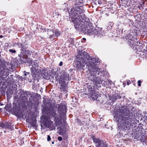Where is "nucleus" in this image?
<instances>
[{"mask_svg":"<svg viewBox=\"0 0 147 147\" xmlns=\"http://www.w3.org/2000/svg\"><path fill=\"white\" fill-rule=\"evenodd\" d=\"M85 11L82 7L77 6L72 8L70 12H67L71 18V22L75 24V29L83 31L89 35H102V31H97L94 28L92 24L86 17Z\"/></svg>","mask_w":147,"mask_h":147,"instance_id":"1","label":"nucleus"},{"mask_svg":"<svg viewBox=\"0 0 147 147\" xmlns=\"http://www.w3.org/2000/svg\"><path fill=\"white\" fill-rule=\"evenodd\" d=\"M94 59L90 57L88 54L84 52L80 55L76 57L75 63V67L78 70H79L85 66V64L88 70L86 71L87 78L96 84H100L103 81L99 77L96 76L99 74L101 76H104L105 74L102 71L100 72V69L95 64Z\"/></svg>","mask_w":147,"mask_h":147,"instance_id":"2","label":"nucleus"},{"mask_svg":"<svg viewBox=\"0 0 147 147\" xmlns=\"http://www.w3.org/2000/svg\"><path fill=\"white\" fill-rule=\"evenodd\" d=\"M135 115L130 110L123 109L120 110L119 114L114 116L118 124V128L120 131H126L132 125V121Z\"/></svg>","mask_w":147,"mask_h":147,"instance_id":"3","label":"nucleus"},{"mask_svg":"<svg viewBox=\"0 0 147 147\" xmlns=\"http://www.w3.org/2000/svg\"><path fill=\"white\" fill-rule=\"evenodd\" d=\"M58 113L59 115L56 113L54 109L51 108L49 110L48 115L50 118L53 117L54 121L57 123L61 122L63 119H65L66 116V107L65 105L61 104L58 105Z\"/></svg>","mask_w":147,"mask_h":147,"instance_id":"4","label":"nucleus"},{"mask_svg":"<svg viewBox=\"0 0 147 147\" xmlns=\"http://www.w3.org/2000/svg\"><path fill=\"white\" fill-rule=\"evenodd\" d=\"M69 75L67 74L65 72L58 73L55 72V76L56 80L60 83H65L66 81H69L71 80V78L69 77Z\"/></svg>","mask_w":147,"mask_h":147,"instance_id":"5","label":"nucleus"},{"mask_svg":"<svg viewBox=\"0 0 147 147\" xmlns=\"http://www.w3.org/2000/svg\"><path fill=\"white\" fill-rule=\"evenodd\" d=\"M93 140L96 147H107V145L105 143L99 138H94Z\"/></svg>","mask_w":147,"mask_h":147,"instance_id":"6","label":"nucleus"},{"mask_svg":"<svg viewBox=\"0 0 147 147\" xmlns=\"http://www.w3.org/2000/svg\"><path fill=\"white\" fill-rule=\"evenodd\" d=\"M36 61H33L32 64H31L32 67L31 68V70L33 76L36 75V71L37 70L36 68L38 67V64Z\"/></svg>","mask_w":147,"mask_h":147,"instance_id":"7","label":"nucleus"},{"mask_svg":"<svg viewBox=\"0 0 147 147\" xmlns=\"http://www.w3.org/2000/svg\"><path fill=\"white\" fill-rule=\"evenodd\" d=\"M20 59H22L21 57H20ZM25 60H23L22 59L20 61V63H22L23 62L24 63H27L30 65V66L31 65V64L33 63V61L32 59L31 58H29L27 56H25Z\"/></svg>","mask_w":147,"mask_h":147,"instance_id":"8","label":"nucleus"},{"mask_svg":"<svg viewBox=\"0 0 147 147\" xmlns=\"http://www.w3.org/2000/svg\"><path fill=\"white\" fill-rule=\"evenodd\" d=\"M90 96L93 100H95L98 97V94L95 90H92L90 92Z\"/></svg>","mask_w":147,"mask_h":147,"instance_id":"9","label":"nucleus"},{"mask_svg":"<svg viewBox=\"0 0 147 147\" xmlns=\"http://www.w3.org/2000/svg\"><path fill=\"white\" fill-rule=\"evenodd\" d=\"M59 134L60 135L62 136L63 137L65 138L67 136V134L65 128H60Z\"/></svg>","mask_w":147,"mask_h":147,"instance_id":"10","label":"nucleus"},{"mask_svg":"<svg viewBox=\"0 0 147 147\" xmlns=\"http://www.w3.org/2000/svg\"><path fill=\"white\" fill-rule=\"evenodd\" d=\"M45 32H47V34L49 38H52L54 36V32L52 30L50 29H45Z\"/></svg>","mask_w":147,"mask_h":147,"instance_id":"11","label":"nucleus"},{"mask_svg":"<svg viewBox=\"0 0 147 147\" xmlns=\"http://www.w3.org/2000/svg\"><path fill=\"white\" fill-rule=\"evenodd\" d=\"M17 45L19 48L20 49V50L23 53H24L26 50V44H23V43H18Z\"/></svg>","mask_w":147,"mask_h":147,"instance_id":"12","label":"nucleus"},{"mask_svg":"<svg viewBox=\"0 0 147 147\" xmlns=\"http://www.w3.org/2000/svg\"><path fill=\"white\" fill-rule=\"evenodd\" d=\"M113 102H115L118 99H120L121 97L120 94L118 93L114 94L111 97Z\"/></svg>","mask_w":147,"mask_h":147,"instance_id":"13","label":"nucleus"},{"mask_svg":"<svg viewBox=\"0 0 147 147\" xmlns=\"http://www.w3.org/2000/svg\"><path fill=\"white\" fill-rule=\"evenodd\" d=\"M61 90L64 92H65L67 91V88L66 85L65 83H61Z\"/></svg>","mask_w":147,"mask_h":147,"instance_id":"14","label":"nucleus"},{"mask_svg":"<svg viewBox=\"0 0 147 147\" xmlns=\"http://www.w3.org/2000/svg\"><path fill=\"white\" fill-rule=\"evenodd\" d=\"M5 71L3 69H2L0 71V76H7L8 75L7 73H5Z\"/></svg>","mask_w":147,"mask_h":147,"instance_id":"15","label":"nucleus"},{"mask_svg":"<svg viewBox=\"0 0 147 147\" xmlns=\"http://www.w3.org/2000/svg\"><path fill=\"white\" fill-rule=\"evenodd\" d=\"M60 34V32L59 31L56 30L54 32V36L55 37H57L59 36Z\"/></svg>","mask_w":147,"mask_h":147,"instance_id":"16","label":"nucleus"},{"mask_svg":"<svg viewBox=\"0 0 147 147\" xmlns=\"http://www.w3.org/2000/svg\"><path fill=\"white\" fill-rule=\"evenodd\" d=\"M127 36L129 39L133 42V40H134L133 36H132L130 34H129Z\"/></svg>","mask_w":147,"mask_h":147,"instance_id":"17","label":"nucleus"},{"mask_svg":"<svg viewBox=\"0 0 147 147\" xmlns=\"http://www.w3.org/2000/svg\"><path fill=\"white\" fill-rule=\"evenodd\" d=\"M0 127L2 128H4L5 127V124L3 122H0Z\"/></svg>","mask_w":147,"mask_h":147,"instance_id":"18","label":"nucleus"},{"mask_svg":"<svg viewBox=\"0 0 147 147\" xmlns=\"http://www.w3.org/2000/svg\"><path fill=\"white\" fill-rule=\"evenodd\" d=\"M7 94H8L9 95L12 94L13 93V92L11 90H9L7 91Z\"/></svg>","mask_w":147,"mask_h":147,"instance_id":"19","label":"nucleus"},{"mask_svg":"<svg viewBox=\"0 0 147 147\" xmlns=\"http://www.w3.org/2000/svg\"><path fill=\"white\" fill-rule=\"evenodd\" d=\"M9 51L12 53H15L16 52V51L13 49H10L9 50Z\"/></svg>","mask_w":147,"mask_h":147,"instance_id":"20","label":"nucleus"},{"mask_svg":"<svg viewBox=\"0 0 147 147\" xmlns=\"http://www.w3.org/2000/svg\"><path fill=\"white\" fill-rule=\"evenodd\" d=\"M5 128H7L9 129H12L13 128V127L10 125H7V126H5Z\"/></svg>","mask_w":147,"mask_h":147,"instance_id":"21","label":"nucleus"},{"mask_svg":"<svg viewBox=\"0 0 147 147\" xmlns=\"http://www.w3.org/2000/svg\"><path fill=\"white\" fill-rule=\"evenodd\" d=\"M134 40H133V42L132 41H130L129 44L131 47L133 46L134 45Z\"/></svg>","mask_w":147,"mask_h":147,"instance_id":"22","label":"nucleus"},{"mask_svg":"<svg viewBox=\"0 0 147 147\" xmlns=\"http://www.w3.org/2000/svg\"><path fill=\"white\" fill-rule=\"evenodd\" d=\"M69 41L70 43L71 44H73V43H74L73 40L72 38H70Z\"/></svg>","mask_w":147,"mask_h":147,"instance_id":"23","label":"nucleus"},{"mask_svg":"<svg viewBox=\"0 0 147 147\" xmlns=\"http://www.w3.org/2000/svg\"><path fill=\"white\" fill-rule=\"evenodd\" d=\"M142 82L141 80H139L138 81V86H141V83Z\"/></svg>","mask_w":147,"mask_h":147,"instance_id":"24","label":"nucleus"},{"mask_svg":"<svg viewBox=\"0 0 147 147\" xmlns=\"http://www.w3.org/2000/svg\"><path fill=\"white\" fill-rule=\"evenodd\" d=\"M58 140L59 141H61L62 140V137H61V136H59L58 137Z\"/></svg>","mask_w":147,"mask_h":147,"instance_id":"25","label":"nucleus"},{"mask_svg":"<svg viewBox=\"0 0 147 147\" xmlns=\"http://www.w3.org/2000/svg\"><path fill=\"white\" fill-rule=\"evenodd\" d=\"M51 139V138L50 137V136L48 135L47 136V141H49Z\"/></svg>","mask_w":147,"mask_h":147,"instance_id":"26","label":"nucleus"},{"mask_svg":"<svg viewBox=\"0 0 147 147\" xmlns=\"http://www.w3.org/2000/svg\"><path fill=\"white\" fill-rule=\"evenodd\" d=\"M26 53L28 55H30L32 53V52L29 51H26Z\"/></svg>","mask_w":147,"mask_h":147,"instance_id":"27","label":"nucleus"},{"mask_svg":"<svg viewBox=\"0 0 147 147\" xmlns=\"http://www.w3.org/2000/svg\"><path fill=\"white\" fill-rule=\"evenodd\" d=\"M24 76H26L27 75H29V72H26L25 71H24Z\"/></svg>","mask_w":147,"mask_h":147,"instance_id":"28","label":"nucleus"},{"mask_svg":"<svg viewBox=\"0 0 147 147\" xmlns=\"http://www.w3.org/2000/svg\"><path fill=\"white\" fill-rule=\"evenodd\" d=\"M55 14L54 15L55 16H59V13L58 12H55Z\"/></svg>","mask_w":147,"mask_h":147,"instance_id":"29","label":"nucleus"},{"mask_svg":"<svg viewBox=\"0 0 147 147\" xmlns=\"http://www.w3.org/2000/svg\"><path fill=\"white\" fill-rule=\"evenodd\" d=\"M21 79V80H25L26 79V78L25 77H22Z\"/></svg>","mask_w":147,"mask_h":147,"instance_id":"30","label":"nucleus"},{"mask_svg":"<svg viewBox=\"0 0 147 147\" xmlns=\"http://www.w3.org/2000/svg\"><path fill=\"white\" fill-rule=\"evenodd\" d=\"M63 65V62L62 61H61L59 64V65L61 66Z\"/></svg>","mask_w":147,"mask_h":147,"instance_id":"31","label":"nucleus"},{"mask_svg":"<svg viewBox=\"0 0 147 147\" xmlns=\"http://www.w3.org/2000/svg\"><path fill=\"white\" fill-rule=\"evenodd\" d=\"M25 93L26 94L28 95L29 94V93L28 92L26 91V92H25Z\"/></svg>","mask_w":147,"mask_h":147,"instance_id":"32","label":"nucleus"},{"mask_svg":"<svg viewBox=\"0 0 147 147\" xmlns=\"http://www.w3.org/2000/svg\"><path fill=\"white\" fill-rule=\"evenodd\" d=\"M144 114V115H144L145 116H147V115H146V114H147V113H146V111H145Z\"/></svg>","mask_w":147,"mask_h":147,"instance_id":"33","label":"nucleus"},{"mask_svg":"<svg viewBox=\"0 0 147 147\" xmlns=\"http://www.w3.org/2000/svg\"><path fill=\"white\" fill-rule=\"evenodd\" d=\"M130 82V81L129 82V81H127V84L128 85H129V82Z\"/></svg>","mask_w":147,"mask_h":147,"instance_id":"34","label":"nucleus"},{"mask_svg":"<svg viewBox=\"0 0 147 147\" xmlns=\"http://www.w3.org/2000/svg\"><path fill=\"white\" fill-rule=\"evenodd\" d=\"M83 40H86V38H83Z\"/></svg>","mask_w":147,"mask_h":147,"instance_id":"35","label":"nucleus"},{"mask_svg":"<svg viewBox=\"0 0 147 147\" xmlns=\"http://www.w3.org/2000/svg\"><path fill=\"white\" fill-rule=\"evenodd\" d=\"M54 143V142H52V144H53Z\"/></svg>","mask_w":147,"mask_h":147,"instance_id":"36","label":"nucleus"},{"mask_svg":"<svg viewBox=\"0 0 147 147\" xmlns=\"http://www.w3.org/2000/svg\"><path fill=\"white\" fill-rule=\"evenodd\" d=\"M79 2H80V3H82V2H81V1Z\"/></svg>","mask_w":147,"mask_h":147,"instance_id":"37","label":"nucleus"},{"mask_svg":"<svg viewBox=\"0 0 147 147\" xmlns=\"http://www.w3.org/2000/svg\"><path fill=\"white\" fill-rule=\"evenodd\" d=\"M146 59L147 60V56L146 57Z\"/></svg>","mask_w":147,"mask_h":147,"instance_id":"38","label":"nucleus"},{"mask_svg":"<svg viewBox=\"0 0 147 147\" xmlns=\"http://www.w3.org/2000/svg\"><path fill=\"white\" fill-rule=\"evenodd\" d=\"M129 41H128V42L129 43Z\"/></svg>","mask_w":147,"mask_h":147,"instance_id":"39","label":"nucleus"}]
</instances>
